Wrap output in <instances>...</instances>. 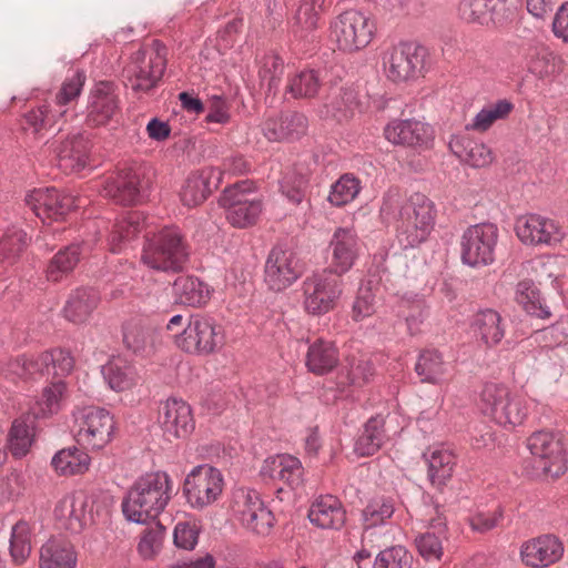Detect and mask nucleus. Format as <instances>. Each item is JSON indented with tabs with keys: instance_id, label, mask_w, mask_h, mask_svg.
I'll return each instance as SVG.
<instances>
[{
	"instance_id": "1",
	"label": "nucleus",
	"mask_w": 568,
	"mask_h": 568,
	"mask_svg": "<svg viewBox=\"0 0 568 568\" xmlns=\"http://www.w3.org/2000/svg\"><path fill=\"white\" fill-rule=\"evenodd\" d=\"M379 212L384 221H395L396 239L403 250L425 242L435 225V204L422 193L405 200L397 190H389L383 196Z\"/></svg>"
},
{
	"instance_id": "2",
	"label": "nucleus",
	"mask_w": 568,
	"mask_h": 568,
	"mask_svg": "<svg viewBox=\"0 0 568 568\" xmlns=\"http://www.w3.org/2000/svg\"><path fill=\"white\" fill-rule=\"evenodd\" d=\"M172 498V480L168 473L158 470L140 476L122 500L124 517L135 524L155 519Z\"/></svg>"
},
{
	"instance_id": "3",
	"label": "nucleus",
	"mask_w": 568,
	"mask_h": 568,
	"mask_svg": "<svg viewBox=\"0 0 568 568\" xmlns=\"http://www.w3.org/2000/svg\"><path fill=\"white\" fill-rule=\"evenodd\" d=\"M141 260L152 270L179 273L189 263L190 245L179 227L164 226L145 235Z\"/></svg>"
},
{
	"instance_id": "4",
	"label": "nucleus",
	"mask_w": 568,
	"mask_h": 568,
	"mask_svg": "<svg viewBox=\"0 0 568 568\" xmlns=\"http://www.w3.org/2000/svg\"><path fill=\"white\" fill-rule=\"evenodd\" d=\"M84 82L85 74L80 70L65 78L52 101H44L23 114V129H30L33 133L53 129L58 121L65 115L67 105L79 98Z\"/></svg>"
},
{
	"instance_id": "5",
	"label": "nucleus",
	"mask_w": 568,
	"mask_h": 568,
	"mask_svg": "<svg viewBox=\"0 0 568 568\" xmlns=\"http://www.w3.org/2000/svg\"><path fill=\"white\" fill-rule=\"evenodd\" d=\"M153 51L138 50L131 55L123 69V81L126 88L136 95L149 94L161 82L166 70V49L159 41H153Z\"/></svg>"
},
{
	"instance_id": "6",
	"label": "nucleus",
	"mask_w": 568,
	"mask_h": 568,
	"mask_svg": "<svg viewBox=\"0 0 568 568\" xmlns=\"http://www.w3.org/2000/svg\"><path fill=\"white\" fill-rule=\"evenodd\" d=\"M481 412L498 425L515 428L524 423L528 408L523 398L503 384L486 383L480 393Z\"/></svg>"
},
{
	"instance_id": "7",
	"label": "nucleus",
	"mask_w": 568,
	"mask_h": 568,
	"mask_svg": "<svg viewBox=\"0 0 568 568\" xmlns=\"http://www.w3.org/2000/svg\"><path fill=\"white\" fill-rule=\"evenodd\" d=\"M342 276L323 268L302 283L303 306L307 314L322 316L333 311L343 294Z\"/></svg>"
},
{
	"instance_id": "8",
	"label": "nucleus",
	"mask_w": 568,
	"mask_h": 568,
	"mask_svg": "<svg viewBox=\"0 0 568 568\" xmlns=\"http://www.w3.org/2000/svg\"><path fill=\"white\" fill-rule=\"evenodd\" d=\"M178 346L186 353L209 355L224 344V332L217 322L207 315H191L186 327L176 336Z\"/></svg>"
},
{
	"instance_id": "9",
	"label": "nucleus",
	"mask_w": 568,
	"mask_h": 568,
	"mask_svg": "<svg viewBox=\"0 0 568 568\" xmlns=\"http://www.w3.org/2000/svg\"><path fill=\"white\" fill-rule=\"evenodd\" d=\"M304 272L297 253L284 244L271 248L264 265V283L273 292L292 286Z\"/></svg>"
},
{
	"instance_id": "10",
	"label": "nucleus",
	"mask_w": 568,
	"mask_h": 568,
	"mask_svg": "<svg viewBox=\"0 0 568 568\" xmlns=\"http://www.w3.org/2000/svg\"><path fill=\"white\" fill-rule=\"evenodd\" d=\"M527 448L534 458L537 471L551 477H559L567 470V456L562 439L552 432L539 430L527 439Z\"/></svg>"
},
{
	"instance_id": "11",
	"label": "nucleus",
	"mask_w": 568,
	"mask_h": 568,
	"mask_svg": "<svg viewBox=\"0 0 568 568\" xmlns=\"http://www.w3.org/2000/svg\"><path fill=\"white\" fill-rule=\"evenodd\" d=\"M331 29L338 49L354 52L364 49L372 41L375 24L361 11L347 10L334 20Z\"/></svg>"
},
{
	"instance_id": "12",
	"label": "nucleus",
	"mask_w": 568,
	"mask_h": 568,
	"mask_svg": "<svg viewBox=\"0 0 568 568\" xmlns=\"http://www.w3.org/2000/svg\"><path fill=\"white\" fill-rule=\"evenodd\" d=\"M182 490L186 503L193 509L202 510L221 496L223 476L217 468L206 464L195 466L186 475Z\"/></svg>"
},
{
	"instance_id": "13",
	"label": "nucleus",
	"mask_w": 568,
	"mask_h": 568,
	"mask_svg": "<svg viewBox=\"0 0 568 568\" xmlns=\"http://www.w3.org/2000/svg\"><path fill=\"white\" fill-rule=\"evenodd\" d=\"M498 229L491 223L469 226L462 236L460 256L471 267L486 266L495 261Z\"/></svg>"
},
{
	"instance_id": "14",
	"label": "nucleus",
	"mask_w": 568,
	"mask_h": 568,
	"mask_svg": "<svg viewBox=\"0 0 568 568\" xmlns=\"http://www.w3.org/2000/svg\"><path fill=\"white\" fill-rule=\"evenodd\" d=\"M427 50L413 42H400L393 47L385 62L387 77L393 82L415 80L423 74Z\"/></svg>"
},
{
	"instance_id": "15",
	"label": "nucleus",
	"mask_w": 568,
	"mask_h": 568,
	"mask_svg": "<svg viewBox=\"0 0 568 568\" xmlns=\"http://www.w3.org/2000/svg\"><path fill=\"white\" fill-rule=\"evenodd\" d=\"M77 422L79 429L75 439L81 446L101 449L111 442L114 432V420L106 409L85 407L80 412Z\"/></svg>"
},
{
	"instance_id": "16",
	"label": "nucleus",
	"mask_w": 568,
	"mask_h": 568,
	"mask_svg": "<svg viewBox=\"0 0 568 568\" xmlns=\"http://www.w3.org/2000/svg\"><path fill=\"white\" fill-rule=\"evenodd\" d=\"M120 112L116 85L111 81H100L89 93L85 122L89 126L106 125Z\"/></svg>"
},
{
	"instance_id": "17",
	"label": "nucleus",
	"mask_w": 568,
	"mask_h": 568,
	"mask_svg": "<svg viewBox=\"0 0 568 568\" xmlns=\"http://www.w3.org/2000/svg\"><path fill=\"white\" fill-rule=\"evenodd\" d=\"M331 262L326 270L343 276L359 256L361 240L353 227H337L329 241Z\"/></svg>"
},
{
	"instance_id": "18",
	"label": "nucleus",
	"mask_w": 568,
	"mask_h": 568,
	"mask_svg": "<svg viewBox=\"0 0 568 568\" xmlns=\"http://www.w3.org/2000/svg\"><path fill=\"white\" fill-rule=\"evenodd\" d=\"M24 201L36 216L43 222L62 219L75 207L74 197L55 187L34 189L26 195Z\"/></svg>"
},
{
	"instance_id": "19",
	"label": "nucleus",
	"mask_w": 568,
	"mask_h": 568,
	"mask_svg": "<svg viewBox=\"0 0 568 568\" xmlns=\"http://www.w3.org/2000/svg\"><path fill=\"white\" fill-rule=\"evenodd\" d=\"M519 0H463L459 17L466 22L501 24L513 14Z\"/></svg>"
},
{
	"instance_id": "20",
	"label": "nucleus",
	"mask_w": 568,
	"mask_h": 568,
	"mask_svg": "<svg viewBox=\"0 0 568 568\" xmlns=\"http://www.w3.org/2000/svg\"><path fill=\"white\" fill-rule=\"evenodd\" d=\"M242 525L258 536H268L274 527L275 517L265 506L256 490H241L237 495Z\"/></svg>"
},
{
	"instance_id": "21",
	"label": "nucleus",
	"mask_w": 568,
	"mask_h": 568,
	"mask_svg": "<svg viewBox=\"0 0 568 568\" xmlns=\"http://www.w3.org/2000/svg\"><path fill=\"white\" fill-rule=\"evenodd\" d=\"M518 239L528 245H552L561 241L562 233L554 220L539 214H527L516 220Z\"/></svg>"
},
{
	"instance_id": "22",
	"label": "nucleus",
	"mask_w": 568,
	"mask_h": 568,
	"mask_svg": "<svg viewBox=\"0 0 568 568\" xmlns=\"http://www.w3.org/2000/svg\"><path fill=\"white\" fill-rule=\"evenodd\" d=\"M158 422L168 440L185 438L195 427L190 405L176 398L168 399L161 406Z\"/></svg>"
},
{
	"instance_id": "23",
	"label": "nucleus",
	"mask_w": 568,
	"mask_h": 568,
	"mask_svg": "<svg viewBox=\"0 0 568 568\" xmlns=\"http://www.w3.org/2000/svg\"><path fill=\"white\" fill-rule=\"evenodd\" d=\"M308 120L297 111H287L267 118L262 124L264 136L270 142H294L307 132Z\"/></svg>"
},
{
	"instance_id": "24",
	"label": "nucleus",
	"mask_w": 568,
	"mask_h": 568,
	"mask_svg": "<svg viewBox=\"0 0 568 568\" xmlns=\"http://www.w3.org/2000/svg\"><path fill=\"white\" fill-rule=\"evenodd\" d=\"M74 367V358L65 348H52L27 358V378L37 376L65 377Z\"/></svg>"
},
{
	"instance_id": "25",
	"label": "nucleus",
	"mask_w": 568,
	"mask_h": 568,
	"mask_svg": "<svg viewBox=\"0 0 568 568\" xmlns=\"http://www.w3.org/2000/svg\"><path fill=\"white\" fill-rule=\"evenodd\" d=\"M562 541L555 535L547 534L524 542L520 547L523 562L531 568H545L561 559Z\"/></svg>"
},
{
	"instance_id": "26",
	"label": "nucleus",
	"mask_w": 568,
	"mask_h": 568,
	"mask_svg": "<svg viewBox=\"0 0 568 568\" xmlns=\"http://www.w3.org/2000/svg\"><path fill=\"white\" fill-rule=\"evenodd\" d=\"M91 148L88 134L78 132L68 135L55 149L58 166L67 173L83 170L88 165Z\"/></svg>"
},
{
	"instance_id": "27",
	"label": "nucleus",
	"mask_w": 568,
	"mask_h": 568,
	"mask_svg": "<svg viewBox=\"0 0 568 568\" xmlns=\"http://www.w3.org/2000/svg\"><path fill=\"white\" fill-rule=\"evenodd\" d=\"M103 194L121 205L136 204L143 197L141 175L131 168L122 169L115 178L105 182Z\"/></svg>"
},
{
	"instance_id": "28",
	"label": "nucleus",
	"mask_w": 568,
	"mask_h": 568,
	"mask_svg": "<svg viewBox=\"0 0 568 568\" xmlns=\"http://www.w3.org/2000/svg\"><path fill=\"white\" fill-rule=\"evenodd\" d=\"M219 181L220 173L213 168L190 173L180 192L182 203L189 207L203 203L217 187Z\"/></svg>"
},
{
	"instance_id": "29",
	"label": "nucleus",
	"mask_w": 568,
	"mask_h": 568,
	"mask_svg": "<svg viewBox=\"0 0 568 568\" xmlns=\"http://www.w3.org/2000/svg\"><path fill=\"white\" fill-rule=\"evenodd\" d=\"M385 138L393 144L419 146L432 140V128L417 120H394L384 130Z\"/></svg>"
},
{
	"instance_id": "30",
	"label": "nucleus",
	"mask_w": 568,
	"mask_h": 568,
	"mask_svg": "<svg viewBox=\"0 0 568 568\" xmlns=\"http://www.w3.org/2000/svg\"><path fill=\"white\" fill-rule=\"evenodd\" d=\"M100 293L89 286L73 290L63 307L64 317L74 324H83L89 321L100 303Z\"/></svg>"
},
{
	"instance_id": "31",
	"label": "nucleus",
	"mask_w": 568,
	"mask_h": 568,
	"mask_svg": "<svg viewBox=\"0 0 568 568\" xmlns=\"http://www.w3.org/2000/svg\"><path fill=\"white\" fill-rule=\"evenodd\" d=\"M87 498L83 494L64 496L54 508V517L61 528L80 534L85 526Z\"/></svg>"
},
{
	"instance_id": "32",
	"label": "nucleus",
	"mask_w": 568,
	"mask_h": 568,
	"mask_svg": "<svg viewBox=\"0 0 568 568\" xmlns=\"http://www.w3.org/2000/svg\"><path fill=\"white\" fill-rule=\"evenodd\" d=\"M308 519L322 529H339L345 524L346 511L336 497L326 495L312 504Z\"/></svg>"
},
{
	"instance_id": "33",
	"label": "nucleus",
	"mask_w": 568,
	"mask_h": 568,
	"mask_svg": "<svg viewBox=\"0 0 568 568\" xmlns=\"http://www.w3.org/2000/svg\"><path fill=\"white\" fill-rule=\"evenodd\" d=\"M423 457L427 463V477L430 485L438 491H443L453 476L456 456L447 449L435 448L424 453Z\"/></svg>"
},
{
	"instance_id": "34",
	"label": "nucleus",
	"mask_w": 568,
	"mask_h": 568,
	"mask_svg": "<svg viewBox=\"0 0 568 568\" xmlns=\"http://www.w3.org/2000/svg\"><path fill=\"white\" fill-rule=\"evenodd\" d=\"M264 477L280 479L290 487H298L303 479V466L298 458L291 455H278L267 458L261 469Z\"/></svg>"
},
{
	"instance_id": "35",
	"label": "nucleus",
	"mask_w": 568,
	"mask_h": 568,
	"mask_svg": "<svg viewBox=\"0 0 568 568\" xmlns=\"http://www.w3.org/2000/svg\"><path fill=\"white\" fill-rule=\"evenodd\" d=\"M338 363V349L333 342L317 338L310 344L305 358L308 372L323 376L337 367Z\"/></svg>"
},
{
	"instance_id": "36",
	"label": "nucleus",
	"mask_w": 568,
	"mask_h": 568,
	"mask_svg": "<svg viewBox=\"0 0 568 568\" xmlns=\"http://www.w3.org/2000/svg\"><path fill=\"white\" fill-rule=\"evenodd\" d=\"M448 145L454 155L473 168H484L493 161L490 149L468 135H453Z\"/></svg>"
},
{
	"instance_id": "37",
	"label": "nucleus",
	"mask_w": 568,
	"mask_h": 568,
	"mask_svg": "<svg viewBox=\"0 0 568 568\" xmlns=\"http://www.w3.org/2000/svg\"><path fill=\"white\" fill-rule=\"evenodd\" d=\"M386 439L385 418L377 414L363 425L354 445V452L361 457L373 456Z\"/></svg>"
},
{
	"instance_id": "38",
	"label": "nucleus",
	"mask_w": 568,
	"mask_h": 568,
	"mask_svg": "<svg viewBox=\"0 0 568 568\" xmlns=\"http://www.w3.org/2000/svg\"><path fill=\"white\" fill-rule=\"evenodd\" d=\"M77 555L70 541L51 538L40 549V568H75Z\"/></svg>"
},
{
	"instance_id": "39",
	"label": "nucleus",
	"mask_w": 568,
	"mask_h": 568,
	"mask_svg": "<svg viewBox=\"0 0 568 568\" xmlns=\"http://www.w3.org/2000/svg\"><path fill=\"white\" fill-rule=\"evenodd\" d=\"M144 227V216L141 212L132 211L116 220L109 236L112 253H121L131 240Z\"/></svg>"
},
{
	"instance_id": "40",
	"label": "nucleus",
	"mask_w": 568,
	"mask_h": 568,
	"mask_svg": "<svg viewBox=\"0 0 568 568\" xmlns=\"http://www.w3.org/2000/svg\"><path fill=\"white\" fill-rule=\"evenodd\" d=\"M476 336L487 346L493 347L505 336V325L500 314L491 308L477 312L471 323Z\"/></svg>"
},
{
	"instance_id": "41",
	"label": "nucleus",
	"mask_w": 568,
	"mask_h": 568,
	"mask_svg": "<svg viewBox=\"0 0 568 568\" xmlns=\"http://www.w3.org/2000/svg\"><path fill=\"white\" fill-rule=\"evenodd\" d=\"M323 83L322 72L314 69H303L287 75L284 97L293 99H313L317 97Z\"/></svg>"
},
{
	"instance_id": "42",
	"label": "nucleus",
	"mask_w": 568,
	"mask_h": 568,
	"mask_svg": "<svg viewBox=\"0 0 568 568\" xmlns=\"http://www.w3.org/2000/svg\"><path fill=\"white\" fill-rule=\"evenodd\" d=\"M175 303L199 307L210 300L207 284L195 276H179L173 283Z\"/></svg>"
},
{
	"instance_id": "43",
	"label": "nucleus",
	"mask_w": 568,
	"mask_h": 568,
	"mask_svg": "<svg viewBox=\"0 0 568 568\" xmlns=\"http://www.w3.org/2000/svg\"><path fill=\"white\" fill-rule=\"evenodd\" d=\"M325 0H298L297 8L290 22L291 31L296 38H305L318 27L320 14Z\"/></svg>"
},
{
	"instance_id": "44",
	"label": "nucleus",
	"mask_w": 568,
	"mask_h": 568,
	"mask_svg": "<svg viewBox=\"0 0 568 568\" xmlns=\"http://www.w3.org/2000/svg\"><path fill=\"white\" fill-rule=\"evenodd\" d=\"M395 513V500L393 497L376 495L371 497L362 509V521L364 530L386 525Z\"/></svg>"
},
{
	"instance_id": "45",
	"label": "nucleus",
	"mask_w": 568,
	"mask_h": 568,
	"mask_svg": "<svg viewBox=\"0 0 568 568\" xmlns=\"http://www.w3.org/2000/svg\"><path fill=\"white\" fill-rule=\"evenodd\" d=\"M516 301L530 316L537 318H549L551 313L545 304L539 288L531 280H523L516 287Z\"/></svg>"
},
{
	"instance_id": "46",
	"label": "nucleus",
	"mask_w": 568,
	"mask_h": 568,
	"mask_svg": "<svg viewBox=\"0 0 568 568\" xmlns=\"http://www.w3.org/2000/svg\"><path fill=\"white\" fill-rule=\"evenodd\" d=\"M430 527L436 531H426L415 538V546L419 555L427 561L440 560L443 556V539L446 538V524L440 519H433Z\"/></svg>"
},
{
	"instance_id": "47",
	"label": "nucleus",
	"mask_w": 568,
	"mask_h": 568,
	"mask_svg": "<svg viewBox=\"0 0 568 568\" xmlns=\"http://www.w3.org/2000/svg\"><path fill=\"white\" fill-rule=\"evenodd\" d=\"M81 255L82 245L80 243H72L59 250L47 267L48 280L58 282L65 274L72 272L79 263Z\"/></svg>"
},
{
	"instance_id": "48",
	"label": "nucleus",
	"mask_w": 568,
	"mask_h": 568,
	"mask_svg": "<svg viewBox=\"0 0 568 568\" xmlns=\"http://www.w3.org/2000/svg\"><path fill=\"white\" fill-rule=\"evenodd\" d=\"M101 373L111 389L122 392L129 389L135 381V369L123 358L110 359L102 366Z\"/></svg>"
},
{
	"instance_id": "49",
	"label": "nucleus",
	"mask_w": 568,
	"mask_h": 568,
	"mask_svg": "<svg viewBox=\"0 0 568 568\" xmlns=\"http://www.w3.org/2000/svg\"><path fill=\"white\" fill-rule=\"evenodd\" d=\"M55 471L60 475H79L88 470L90 457L77 447L59 450L51 460Z\"/></svg>"
},
{
	"instance_id": "50",
	"label": "nucleus",
	"mask_w": 568,
	"mask_h": 568,
	"mask_svg": "<svg viewBox=\"0 0 568 568\" xmlns=\"http://www.w3.org/2000/svg\"><path fill=\"white\" fill-rule=\"evenodd\" d=\"M285 74V62L276 53H267L262 59V65L258 71L261 85L265 88L267 94L276 95L282 87Z\"/></svg>"
},
{
	"instance_id": "51",
	"label": "nucleus",
	"mask_w": 568,
	"mask_h": 568,
	"mask_svg": "<svg viewBox=\"0 0 568 568\" xmlns=\"http://www.w3.org/2000/svg\"><path fill=\"white\" fill-rule=\"evenodd\" d=\"M415 372L422 383L437 384L445 375L446 364L437 349H425L417 358Z\"/></svg>"
},
{
	"instance_id": "52",
	"label": "nucleus",
	"mask_w": 568,
	"mask_h": 568,
	"mask_svg": "<svg viewBox=\"0 0 568 568\" xmlns=\"http://www.w3.org/2000/svg\"><path fill=\"white\" fill-rule=\"evenodd\" d=\"M358 105L357 93L352 88H339L338 92L331 97L324 104L322 113L325 116L334 118L338 121L348 119L355 108Z\"/></svg>"
},
{
	"instance_id": "53",
	"label": "nucleus",
	"mask_w": 568,
	"mask_h": 568,
	"mask_svg": "<svg viewBox=\"0 0 568 568\" xmlns=\"http://www.w3.org/2000/svg\"><path fill=\"white\" fill-rule=\"evenodd\" d=\"M32 529L28 521L20 519L11 528L10 556L16 565L23 564L31 554Z\"/></svg>"
},
{
	"instance_id": "54",
	"label": "nucleus",
	"mask_w": 568,
	"mask_h": 568,
	"mask_svg": "<svg viewBox=\"0 0 568 568\" xmlns=\"http://www.w3.org/2000/svg\"><path fill=\"white\" fill-rule=\"evenodd\" d=\"M254 183L250 180H244L227 186L222 192L219 203L226 211L239 207L246 203V201H258Z\"/></svg>"
},
{
	"instance_id": "55",
	"label": "nucleus",
	"mask_w": 568,
	"mask_h": 568,
	"mask_svg": "<svg viewBox=\"0 0 568 568\" xmlns=\"http://www.w3.org/2000/svg\"><path fill=\"white\" fill-rule=\"evenodd\" d=\"M559 59L548 48H535L527 57V69L538 79H545L558 71Z\"/></svg>"
},
{
	"instance_id": "56",
	"label": "nucleus",
	"mask_w": 568,
	"mask_h": 568,
	"mask_svg": "<svg viewBox=\"0 0 568 568\" xmlns=\"http://www.w3.org/2000/svg\"><path fill=\"white\" fill-rule=\"evenodd\" d=\"M514 110V104L507 100H497L494 103L483 108L473 119L471 124L467 128H471L477 131H486L496 120L506 119L509 113Z\"/></svg>"
},
{
	"instance_id": "57",
	"label": "nucleus",
	"mask_w": 568,
	"mask_h": 568,
	"mask_svg": "<svg viewBox=\"0 0 568 568\" xmlns=\"http://www.w3.org/2000/svg\"><path fill=\"white\" fill-rule=\"evenodd\" d=\"M398 316L404 318L410 335L420 333V326L428 316L427 305L423 298H404L399 304Z\"/></svg>"
},
{
	"instance_id": "58",
	"label": "nucleus",
	"mask_w": 568,
	"mask_h": 568,
	"mask_svg": "<svg viewBox=\"0 0 568 568\" xmlns=\"http://www.w3.org/2000/svg\"><path fill=\"white\" fill-rule=\"evenodd\" d=\"M361 191V182L353 174H343L331 187L328 201L334 206L352 202Z\"/></svg>"
},
{
	"instance_id": "59",
	"label": "nucleus",
	"mask_w": 568,
	"mask_h": 568,
	"mask_svg": "<svg viewBox=\"0 0 568 568\" xmlns=\"http://www.w3.org/2000/svg\"><path fill=\"white\" fill-rule=\"evenodd\" d=\"M122 338L125 348L136 355L143 354L150 343L148 329L134 320L123 324Z\"/></svg>"
},
{
	"instance_id": "60",
	"label": "nucleus",
	"mask_w": 568,
	"mask_h": 568,
	"mask_svg": "<svg viewBox=\"0 0 568 568\" xmlns=\"http://www.w3.org/2000/svg\"><path fill=\"white\" fill-rule=\"evenodd\" d=\"M263 210L262 200L246 201L245 204L226 210V220L235 227L245 229L252 226L258 220Z\"/></svg>"
},
{
	"instance_id": "61",
	"label": "nucleus",
	"mask_w": 568,
	"mask_h": 568,
	"mask_svg": "<svg viewBox=\"0 0 568 568\" xmlns=\"http://www.w3.org/2000/svg\"><path fill=\"white\" fill-rule=\"evenodd\" d=\"M373 568H413V555L403 546H392L378 552Z\"/></svg>"
},
{
	"instance_id": "62",
	"label": "nucleus",
	"mask_w": 568,
	"mask_h": 568,
	"mask_svg": "<svg viewBox=\"0 0 568 568\" xmlns=\"http://www.w3.org/2000/svg\"><path fill=\"white\" fill-rule=\"evenodd\" d=\"M8 440L13 456L18 458L26 456L32 444L30 427L22 420H14L11 426Z\"/></svg>"
},
{
	"instance_id": "63",
	"label": "nucleus",
	"mask_w": 568,
	"mask_h": 568,
	"mask_svg": "<svg viewBox=\"0 0 568 568\" xmlns=\"http://www.w3.org/2000/svg\"><path fill=\"white\" fill-rule=\"evenodd\" d=\"M164 535L165 528L159 521L145 529L138 545L140 555L145 559L152 558L161 549Z\"/></svg>"
},
{
	"instance_id": "64",
	"label": "nucleus",
	"mask_w": 568,
	"mask_h": 568,
	"mask_svg": "<svg viewBox=\"0 0 568 568\" xmlns=\"http://www.w3.org/2000/svg\"><path fill=\"white\" fill-rule=\"evenodd\" d=\"M375 295L368 285L362 284L353 304V320L362 321L374 313Z\"/></svg>"
}]
</instances>
